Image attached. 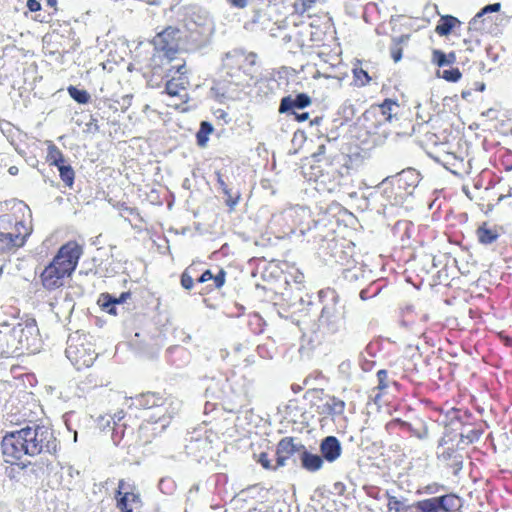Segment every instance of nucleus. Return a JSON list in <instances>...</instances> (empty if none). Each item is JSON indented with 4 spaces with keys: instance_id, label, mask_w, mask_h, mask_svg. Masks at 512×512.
<instances>
[{
    "instance_id": "obj_34",
    "label": "nucleus",
    "mask_w": 512,
    "mask_h": 512,
    "mask_svg": "<svg viewBox=\"0 0 512 512\" xmlns=\"http://www.w3.org/2000/svg\"><path fill=\"white\" fill-rule=\"evenodd\" d=\"M446 491H447V489L445 486L437 484V483L429 484L422 489V493H425L427 495H434V494H439L442 492H444V494H445Z\"/></svg>"
},
{
    "instance_id": "obj_45",
    "label": "nucleus",
    "mask_w": 512,
    "mask_h": 512,
    "mask_svg": "<svg viewBox=\"0 0 512 512\" xmlns=\"http://www.w3.org/2000/svg\"><path fill=\"white\" fill-rule=\"evenodd\" d=\"M235 8L243 9L248 5V0H227Z\"/></svg>"
},
{
    "instance_id": "obj_40",
    "label": "nucleus",
    "mask_w": 512,
    "mask_h": 512,
    "mask_svg": "<svg viewBox=\"0 0 512 512\" xmlns=\"http://www.w3.org/2000/svg\"><path fill=\"white\" fill-rule=\"evenodd\" d=\"M193 278L188 274L187 271H185L181 276V285L186 290H190L193 287Z\"/></svg>"
},
{
    "instance_id": "obj_7",
    "label": "nucleus",
    "mask_w": 512,
    "mask_h": 512,
    "mask_svg": "<svg viewBox=\"0 0 512 512\" xmlns=\"http://www.w3.org/2000/svg\"><path fill=\"white\" fill-rule=\"evenodd\" d=\"M459 505V498L454 494H441L436 497L418 501L415 508L421 512H451Z\"/></svg>"
},
{
    "instance_id": "obj_8",
    "label": "nucleus",
    "mask_w": 512,
    "mask_h": 512,
    "mask_svg": "<svg viewBox=\"0 0 512 512\" xmlns=\"http://www.w3.org/2000/svg\"><path fill=\"white\" fill-rule=\"evenodd\" d=\"M117 508L121 512H137L141 507L139 493L135 492L132 484L120 480L116 491Z\"/></svg>"
},
{
    "instance_id": "obj_56",
    "label": "nucleus",
    "mask_w": 512,
    "mask_h": 512,
    "mask_svg": "<svg viewBox=\"0 0 512 512\" xmlns=\"http://www.w3.org/2000/svg\"><path fill=\"white\" fill-rule=\"evenodd\" d=\"M47 3L50 5V6H55L57 1L56 0H47Z\"/></svg>"
},
{
    "instance_id": "obj_44",
    "label": "nucleus",
    "mask_w": 512,
    "mask_h": 512,
    "mask_svg": "<svg viewBox=\"0 0 512 512\" xmlns=\"http://www.w3.org/2000/svg\"><path fill=\"white\" fill-rule=\"evenodd\" d=\"M258 462L265 468V469H270L271 468V464H270V460L268 458V455L266 453H261L260 456H259V460Z\"/></svg>"
},
{
    "instance_id": "obj_57",
    "label": "nucleus",
    "mask_w": 512,
    "mask_h": 512,
    "mask_svg": "<svg viewBox=\"0 0 512 512\" xmlns=\"http://www.w3.org/2000/svg\"><path fill=\"white\" fill-rule=\"evenodd\" d=\"M219 112H220V116L219 117L224 118L226 116V113L223 110H219Z\"/></svg>"
},
{
    "instance_id": "obj_28",
    "label": "nucleus",
    "mask_w": 512,
    "mask_h": 512,
    "mask_svg": "<svg viewBox=\"0 0 512 512\" xmlns=\"http://www.w3.org/2000/svg\"><path fill=\"white\" fill-rule=\"evenodd\" d=\"M442 456L443 458L449 460L447 465L452 469L453 475L456 476L463 466L462 456L452 455L450 452H443Z\"/></svg>"
},
{
    "instance_id": "obj_35",
    "label": "nucleus",
    "mask_w": 512,
    "mask_h": 512,
    "mask_svg": "<svg viewBox=\"0 0 512 512\" xmlns=\"http://www.w3.org/2000/svg\"><path fill=\"white\" fill-rule=\"evenodd\" d=\"M224 195L226 196V205L233 210L240 200V193H233L231 189L228 188V193H224Z\"/></svg>"
},
{
    "instance_id": "obj_4",
    "label": "nucleus",
    "mask_w": 512,
    "mask_h": 512,
    "mask_svg": "<svg viewBox=\"0 0 512 512\" xmlns=\"http://www.w3.org/2000/svg\"><path fill=\"white\" fill-rule=\"evenodd\" d=\"M65 353L78 370L92 366L97 358L89 336L79 331L69 335Z\"/></svg>"
},
{
    "instance_id": "obj_14",
    "label": "nucleus",
    "mask_w": 512,
    "mask_h": 512,
    "mask_svg": "<svg viewBox=\"0 0 512 512\" xmlns=\"http://www.w3.org/2000/svg\"><path fill=\"white\" fill-rule=\"evenodd\" d=\"M320 452L323 460L332 463L341 455V443L335 436H327L320 443Z\"/></svg>"
},
{
    "instance_id": "obj_1",
    "label": "nucleus",
    "mask_w": 512,
    "mask_h": 512,
    "mask_svg": "<svg viewBox=\"0 0 512 512\" xmlns=\"http://www.w3.org/2000/svg\"><path fill=\"white\" fill-rule=\"evenodd\" d=\"M58 445L51 427L35 423L7 432L1 442L5 461L10 464H18L25 456L55 454Z\"/></svg>"
},
{
    "instance_id": "obj_43",
    "label": "nucleus",
    "mask_w": 512,
    "mask_h": 512,
    "mask_svg": "<svg viewBox=\"0 0 512 512\" xmlns=\"http://www.w3.org/2000/svg\"><path fill=\"white\" fill-rule=\"evenodd\" d=\"M216 178H217V183H218L219 188L221 189V191L223 193H228V186L225 183V181L223 180L222 175H221L220 172H216Z\"/></svg>"
},
{
    "instance_id": "obj_50",
    "label": "nucleus",
    "mask_w": 512,
    "mask_h": 512,
    "mask_svg": "<svg viewBox=\"0 0 512 512\" xmlns=\"http://www.w3.org/2000/svg\"><path fill=\"white\" fill-rule=\"evenodd\" d=\"M166 89H167V92L170 94V95H176L177 92L174 90L173 88V84L172 83H167V86H166Z\"/></svg>"
},
{
    "instance_id": "obj_22",
    "label": "nucleus",
    "mask_w": 512,
    "mask_h": 512,
    "mask_svg": "<svg viewBox=\"0 0 512 512\" xmlns=\"http://www.w3.org/2000/svg\"><path fill=\"white\" fill-rule=\"evenodd\" d=\"M461 22L452 15H444L435 28V32L440 36H447L451 31L459 26Z\"/></svg>"
},
{
    "instance_id": "obj_49",
    "label": "nucleus",
    "mask_w": 512,
    "mask_h": 512,
    "mask_svg": "<svg viewBox=\"0 0 512 512\" xmlns=\"http://www.w3.org/2000/svg\"><path fill=\"white\" fill-rule=\"evenodd\" d=\"M291 113L295 116V119L299 122L306 121L309 117V114L307 112L297 113L296 111H292Z\"/></svg>"
},
{
    "instance_id": "obj_46",
    "label": "nucleus",
    "mask_w": 512,
    "mask_h": 512,
    "mask_svg": "<svg viewBox=\"0 0 512 512\" xmlns=\"http://www.w3.org/2000/svg\"><path fill=\"white\" fill-rule=\"evenodd\" d=\"M27 7L31 12H36L41 9V4L37 0H28Z\"/></svg>"
},
{
    "instance_id": "obj_18",
    "label": "nucleus",
    "mask_w": 512,
    "mask_h": 512,
    "mask_svg": "<svg viewBox=\"0 0 512 512\" xmlns=\"http://www.w3.org/2000/svg\"><path fill=\"white\" fill-rule=\"evenodd\" d=\"M300 461L302 467L309 472L320 470L324 464L323 458L320 455L309 452L305 446H303L300 453Z\"/></svg>"
},
{
    "instance_id": "obj_11",
    "label": "nucleus",
    "mask_w": 512,
    "mask_h": 512,
    "mask_svg": "<svg viewBox=\"0 0 512 512\" xmlns=\"http://www.w3.org/2000/svg\"><path fill=\"white\" fill-rule=\"evenodd\" d=\"M472 441V438H470L468 435H464L462 422L454 418L445 425V432L443 437L440 439L439 444H451L452 446H459L460 444H469Z\"/></svg>"
},
{
    "instance_id": "obj_25",
    "label": "nucleus",
    "mask_w": 512,
    "mask_h": 512,
    "mask_svg": "<svg viewBox=\"0 0 512 512\" xmlns=\"http://www.w3.org/2000/svg\"><path fill=\"white\" fill-rule=\"evenodd\" d=\"M401 425L407 428L411 434L418 439H427L428 438V428L424 422H418L416 425H413L408 422H401Z\"/></svg>"
},
{
    "instance_id": "obj_54",
    "label": "nucleus",
    "mask_w": 512,
    "mask_h": 512,
    "mask_svg": "<svg viewBox=\"0 0 512 512\" xmlns=\"http://www.w3.org/2000/svg\"><path fill=\"white\" fill-rule=\"evenodd\" d=\"M324 153H325V145H320V146L318 147V152H317V154H319V155H320V154H324Z\"/></svg>"
},
{
    "instance_id": "obj_36",
    "label": "nucleus",
    "mask_w": 512,
    "mask_h": 512,
    "mask_svg": "<svg viewBox=\"0 0 512 512\" xmlns=\"http://www.w3.org/2000/svg\"><path fill=\"white\" fill-rule=\"evenodd\" d=\"M353 73L354 77L356 78V81L359 82L360 85H365L370 81L368 73L361 68L354 69Z\"/></svg>"
},
{
    "instance_id": "obj_16",
    "label": "nucleus",
    "mask_w": 512,
    "mask_h": 512,
    "mask_svg": "<svg viewBox=\"0 0 512 512\" xmlns=\"http://www.w3.org/2000/svg\"><path fill=\"white\" fill-rule=\"evenodd\" d=\"M14 343L12 324L7 322L0 323V357L15 355Z\"/></svg>"
},
{
    "instance_id": "obj_3",
    "label": "nucleus",
    "mask_w": 512,
    "mask_h": 512,
    "mask_svg": "<svg viewBox=\"0 0 512 512\" xmlns=\"http://www.w3.org/2000/svg\"><path fill=\"white\" fill-rule=\"evenodd\" d=\"M137 405L144 409L155 408L156 411L148 416L146 421L140 426V433L142 436H148L149 432L156 435L162 432L169 424L168 417L165 416L166 410L162 407L164 399L156 393H144L136 398Z\"/></svg>"
},
{
    "instance_id": "obj_51",
    "label": "nucleus",
    "mask_w": 512,
    "mask_h": 512,
    "mask_svg": "<svg viewBox=\"0 0 512 512\" xmlns=\"http://www.w3.org/2000/svg\"><path fill=\"white\" fill-rule=\"evenodd\" d=\"M414 509H416L414 504L413 505H407V506L404 507L402 512H415Z\"/></svg>"
},
{
    "instance_id": "obj_58",
    "label": "nucleus",
    "mask_w": 512,
    "mask_h": 512,
    "mask_svg": "<svg viewBox=\"0 0 512 512\" xmlns=\"http://www.w3.org/2000/svg\"><path fill=\"white\" fill-rule=\"evenodd\" d=\"M360 297H361L362 299H365V291H364V290H362V291L360 292Z\"/></svg>"
},
{
    "instance_id": "obj_38",
    "label": "nucleus",
    "mask_w": 512,
    "mask_h": 512,
    "mask_svg": "<svg viewBox=\"0 0 512 512\" xmlns=\"http://www.w3.org/2000/svg\"><path fill=\"white\" fill-rule=\"evenodd\" d=\"M377 378H378V389L380 390H384L385 388H387V378H388V373L386 370H379L377 372Z\"/></svg>"
},
{
    "instance_id": "obj_55",
    "label": "nucleus",
    "mask_w": 512,
    "mask_h": 512,
    "mask_svg": "<svg viewBox=\"0 0 512 512\" xmlns=\"http://www.w3.org/2000/svg\"><path fill=\"white\" fill-rule=\"evenodd\" d=\"M464 44L466 45L467 50L472 51L471 41L464 40Z\"/></svg>"
},
{
    "instance_id": "obj_24",
    "label": "nucleus",
    "mask_w": 512,
    "mask_h": 512,
    "mask_svg": "<svg viewBox=\"0 0 512 512\" xmlns=\"http://www.w3.org/2000/svg\"><path fill=\"white\" fill-rule=\"evenodd\" d=\"M324 411L330 415H341L345 409L344 401L331 396L324 404Z\"/></svg>"
},
{
    "instance_id": "obj_32",
    "label": "nucleus",
    "mask_w": 512,
    "mask_h": 512,
    "mask_svg": "<svg viewBox=\"0 0 512 512\" xmlns=\"http://www.w3.org/2000/svg\"><path fill=\"white\" fill-rule=\"evenodd\" d=\"M455 61V54L450 53L446 55L444 52L440 50L433 51V62H435L438 66L443 67L449 65Z\"/></svg>"
},
{
    "instance_id": "obj_17",
    "label": "nucleus",
    "mask_w": 512,
    "mask_h": 512,
    "mask_svg": "<svg viewBox=\"0 0 512 512\" xmlns=\"http://www.w3.org/2000/svg\"><path fill=\"white\" fill-rule=\"evenodd\" d=\"M176 34H178V30L176 29L171 27L165 29L155 36L153 40L155 47L167 53L175 51L177 48V42L175 40Z\"/></svg>"
},
{
    "instance_id": "obj_59",
    "label": "nucleus",
    "mask_w": 512,
    "mask_h": 512,
    "mask_svg": "<svg viewBox=\"0 0 512 512\" xmlns=\"http://www.w3.org/2000/svg\"><path fill=\"white\" fill-rule=\"evenodd\" d=\"M76 440H77V433H75V435H74V441H76Z\"/></svg>"
},
{
    "instance_id": "obj_6",
    "label": "nucleus",
    "mask_w": 512,
    "mask_h": 512,
    "mask_svg": "<svg viewBox=\"0 0 512 512\" xmlns=\"http://www.w3.org/2000/svg\"><path fill=\"white\" fill-rule=\"evenodd\" d=\"M31 228L23 222H16L11 230H7L0 219V252H8L22 247L30 235Z\"/></svg>"
},
{
    "instance_id": "obj_2",
    "label": "nucleus",
    "mask_w": 512,
    "mask_h": 512,
    "mask_svg": "<svg viewBox=\"0 0 512 512\" xmlns=\"http://www.w3.org/2000/svg\"><path fill=\"white\" fill-rule=\"evenodd\" d=\"M82 253V247L75 241L61 246L53 260L40 274L43 287L54 290L63 286L65 278L70 277L75 271Z\"/></svg>"
},
{
    "instance_id": "obj_47",
    "label": "nucleus",
    "mask_w": 512,
    "mask_h": 512,
    "mask_svg": "<svg viewBox=\"0 0 512 512\" xmlns=\"http://www.w3.org/2000/svg\"><path fill=\"white\" fill-rule=\"evenodd\" d=\"M391 56L395 62H398L402 58V51L397 46L391 48Z\"/></svg>"
},
{
    "instance_id": "obj_33",
    "label": "nucleus",
    "mask_w": 512,
    "mask_h": 512,
    "mask_svg": "<svg viewBox=\"0 0 512 512\" xmlns=\"http://www.w3.org/2000/svg\"><path fill=\"white\" fill-rule=\"evenodd\" d=\"M461 72L458 68L443 70L441 77L449 82H457L461 78Z\"/></svg>"
},
{
    "instance_id": "obj_27",
    "label": "nucleus",
    "mask_w": 512,
    "mask_h": 512,
    "mask_svg": "<svg viewBox=\"0 0 512 512\" xmlns=\"http://www.w3.org/2000/svg\"><path fill=\"white\" fill-rule=\"evenodd\" d=\"M381 110L382 115L386 118V123L391 122L393 118V110L398 107L395 101L386 99L381 105L372 106Z\"/></svg>"
},
{
    "instance_id": "obj_15",
    "label": "nucleus",
    "mask_w": 512,
    "mask_h": 512,
    "mask_svg": "<svg viewBox=\"0 0 512 512\" xmlns=\"http://www.w3.org/2000/svg\"><path fill=\"white\" fill-rule=\"evenodd\" d=\"M310 104L311 98L305 93L297 94L295 97L289 95L281 99L279 112L288 113L295 111V109H304Z\"/></svg>"
},
{
    "instance_id": "obj_37",
    "label": "nucleus",
    "mask_w": 512,
    "mask_h": 512,
    "mask_svg": "<svg viewBox=\"0 0 512 512\" xmlns=\"http://www.w3.org/2000/svg\"><path fill=\"white\" fill-rule=\"evenodd\" d=\"M406 505H404L400 500H398L395 496H391L389 497V501H388V509L390 511L394 510L395 512H402L404 507Z\"/></svg>"
},
{
    "instance_id": "obj_21",
    "label": "nucleus",
    "mask_w": 512,
    "mask_h": 512,
    "mask_svg": "<svg viewBox=\"0 0 512 512\" xmlns=\"http://www.w3.org/2000/svg\"><path fill=\"white\" fill-rule=\"evenodd\" d=\"M245 61L240 64L241 70L244 76L245 84L248 85L249 81L255 77L256 73V54L254 53H245L244 52Z\"/></svg>"
},
{
    "instance_id": "obj_42",
    "label": "nucleus",
    "mask_w": 512,
    "mask_h": 512,
    "mask_svg": "<svg viewBox=\"0 0 512 512\" xmlns=\"http://www.w3.org/2000/svg\"><path fill=\"white\" fill-rule=\"evenodd\" d=\"M124 418V412L118 411L113 416H109L107 420H105V423L101 424L102 426H110V420L113 421L114 424H117Z\"/></svg>"
},
{
    "instance_id": "obj_31",
    "label": "nucleus",
    "mask_w": 512,
    "mask_h": 512,
    "mask_svg": "<svg viewBox=\"0 0 512 512\" xmlns=\"http://www.w3.org/2000/svg\"><path fill=\"white\" fill-rule=\"evenodd\" d=\"M68 93L79 104H86L90 100V94L86 90L78 89L74 86L68 87Z\"/></svg>"
},
{
    "instance_id": "obj_52",
    "label": "nucleus",
    "mask_w": 512,
    "mask_h": 512,
    "mask_svg": "<svg viewBox=\"0 0 512 512\" xmlns=\"http://www.w3.org/2000/svg\"><path fill=\"white\" fill-rule=\"evenodd\" d=\"M172 68H176V71L180 74H184V71L183 69L185 68V65H178V66H173Z\"/></svg>"
},
{
    "instance_id": "obj_9",
    "label": "nucleus",
    "mask_w": 512,
    "mask_h": 512,
    "mask_svg": "<svg viewBox=\"0 0 512 512\" xmlns=\"http://www.w3.org/2000/svg\"><path fill=\"white\" fill-rule=\"evenodd\" d=\"M244 61V52L240 50L228 52L223 58V69L227 76L230 77V82L236 85H246L240 66Z\"/></svg>"
},
{
    "instance_id": "obj_39",
    "label": "nucleus",
    "mask_w": 512,
    "mask_h": 512,
    "mask_svg": "<svg viewBox=\"0 0 512 512\" xmlns=\"http://www.w3.org/2000/svg\"><path fill=\"white\" fill-rule=\"evenodd\" d=\"M352 363L349 360L343 361L338 366V371L344 377H349L351 374Z\"/></svg>"
},
{
    "instance_id": "obj_13",
    "label": "nucleus",
    "mask_w": 512,
    "mask_h": 512,
    "mask_svg": "<svg viewBox=\"0 0 512 512\" xmlns=\"http://www.w3.org/2000/svg\"><path fill=\"white\" fill-rule=\"evenodd\" d=\"M304 445L295 443L293 438H283L277 445V466L283 467L286 465L287 459L295 453H301Z\"/></svg>"
},
{
    "instance_id": "obj_26",
    "label": "nucleus",
    "mask_w": 512,
    "mask_h": 512,
    "mask_svg": "<svg viewBox=\"0 0 512 512\" xmlns=\"http://www.w3.org/2000/svg\"><path fill=\"white\" fill-rule=\"evenodd\" d=\"M48 161L52 165H55L57 168L62 166L63 164L67 163V160L65 159L63 153L56 147L55 145L51 144L48 147Z\"/></svg>"
},
{
    "instance_id": "obj_41",
    "label": "nucleus",
    "mask_w": 512,
    "mask_h": 512,
    "mask_svg": "<svg viewBox=\"0 0 512 512\" xmlns=\"http://www.w3.org/2000/svg\"><path fill=\"white\" fill-rule=\"evenodd\" d=\"M226 272L221 269L217 275L213 276L212 280L214 281L216 288H221L225 283Z\"/></svg>"
},
{
    "instance_id": "obj_10",
    "label": "nucleus",
    "mask_w": 512,
    "mask_h": 512,
    "mask_svg": "<svg viewBox=\"0 0 512 512\" xmlns=\"http://www.w3.org/2000/svg\"><path fill=\"white\" fill-rule=\"evenodd\" d=\"M360 127L367 134L376 135L384 134L380 129L386 124V118L382 115L381 110L373 108L367 109L358 120Z\"/></svg>"
},
{
    "instance_id": "obj_23",
    "label": "nucleus",
    "mask_w": 512,
    "mask_h": 512,
    "mask_svg": "<svg viewBox=\"0 0 512 512\" xmlns=\"http://www.w3.org/2000/svg\"><path fill=\"white\" fill-rule=\"evenodd\" d=\"M476 235L479 242L484 245L492 244L499 237L497 231L495 229L488 228L486 223L477 229Z\"/></svg>"
},
{
    "instance_id": "obj_30",
    "label": "nucleus",
    "mask_w": 512,
    "mask_h": 512,
    "mask_svg": "<svg viewBox=\"0 0 512 512\" xmlns=\"http://www.w3.org/2000/svg\"><path fill=\"white\" fill-rule=\"evenodd\" d=\"M58 171H59L61 180L68 187H72V185L74 183V177H75L73 168L68 163H65L62 166L58 167Z\"/></svg>"
},
{
    "instance_id": "obj_19",
    "label": "nucleus",
    "mask_w": 512,
    "mask_h": 512,
    "mask_svg": "<svg viewBox=\"0 0 512 512\" xmlns=\"http://www.w3.org/2000/svg\"><path fill=\"white\" fill-rule=\"evenodd\" d=\"M501 9V3H493L483 7L469 22V30L480 31L484 29V20L487 13L498 12Z\"/></svg>"
},
{
    "instance_id": "obj_29",
    "label": "nucleus",
    "mask_w": 512,
    "mask_h": 512,
    "mask_svg": "<svg viewBox=\"0 0 512 512\" xmlns=\"http://www.w3.org/2000/svg\"><path fill=\"white\" fill-rule=\"evenodd\" d=\"M213 131V127L209 122L203 121L200 124V129L197 132V143L199 146L204 147L208 141V135Z\"/></svg>"
},
{
    "instance_id": "obj_12",
    "label": "nucleus",
    "mask_w": 512,
    "mask_h": 512,
    "mask_svg": "<svg viewBox=\"0 0 512 512\" xmlns=\"http://www.w3.org/2000/svg\"><path fill=\"white\" fill-rule=\"evenodd\" d=\"M319 323L329 332L335 333L343 326V314L335 304L326 305L322 309Z\"/></svg>"
},
{
    "instance_id": "obj_20",
    "label": "nucleus",
    "mask_w": 512,
    "mask_h": 512,
    "mask_svg": "<svg viewBox=\"0 0 512 512\" xmlns=\"http://www.w3.org/2000/svg\"><path fill=\"white\" fill-rule=\"evenodd\" d=\"M129 297H130L129 292L122 293L119 298H115L109 294H102L100 296L99 303L104 310H106L110 314L115 315L116 314L115 305L125 302L126 299Z\"/></svg>"
},
{
    "instance_id": "obj_48",
    "label": "nucleus",
    "mask_w": 512,
    "mask_h": 512,
    "mask_svg": "<svg viewBox=\"0 0 512 512\" xmlns=\"http://www.w3.org/2000/svg\"><path fill=\"white\" fill-rule=\"evenodd\" d=\"M213 278V274L210 270H206L202 273V275L198 278V282L200 283H204V282H207L209 280H212Z\"/></svg>"
},
{
    "instance_id": "obj_5",
    "label": "nucleus",
    "mask_w": 512,
    "mask_h": 512,
    "mask_svg": "<svg viewBox=\"0 0 512 512\" xmlns=\"http://www.w3.org/2000/svg\"><path fill=\"white\" fill-rule=\"evenodd\" d=\"M12 334L15 342L14 352L16 355H20L25 351L34 352L37 350L39 330L34 319L12 324Z\"/></svg>"
},
{
    "instance_id": "obj_53",
    "label": "nucleus",
    "mask_w": 512,
    "mask_h": 512,
    "mask_svg": "<svg viewBox=\"0 0 512 512\" xmlns=\"http://www.w3.org/2000/svg\"><path fill=\"white\" fill-rule=\"evenodd\" d=\"M8 172L11 174V175H16L18 173V168L16 166H11L9 169H8Z\"/></svg>"
}]
</instances>
